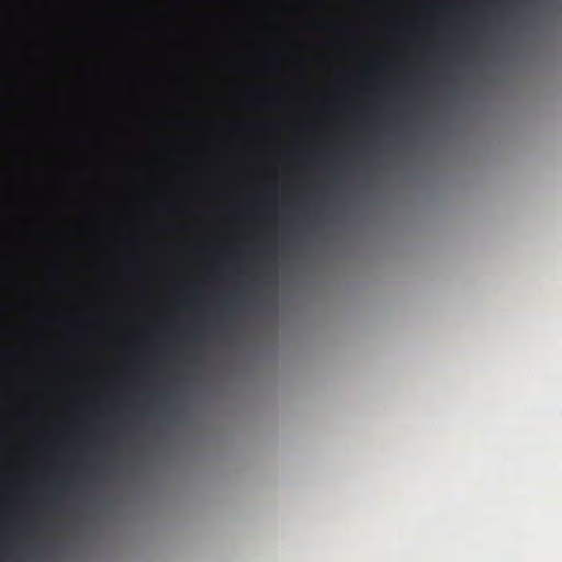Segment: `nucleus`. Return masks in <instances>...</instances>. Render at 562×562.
<instances>
[{
  "label": "nucleus",
  "mask_w": 562,
  "mask_h": 562,
  "mask_svg": "<svg viewBox=\"0 0 562 562\" xmlns=\"http://www.w3.org/2000/svg\"><path fill=\"white\" fill-rule=\"evenodd\" d=\"M396 34L402 37V38H406V40H409V38H413L416 36L417 32H416V27L412 26V25H405V26H401L396 30Z\"/></svg>",
  "instance_id": "f257e3e1"
},
{
  "label": "nucleus",
  "mask_w": 562,
  "mask_h": 562,
  "mask_svg": "<svg viewBox=\"0 0 562 562\" xmlns=\"http://www.w3.org/2000/svg\"><path fill=\"white\" fill-rule=\"evenodd\" d=\"M239 303V300L237 297L231 296L226 299L223 303L222 310L223 312L233 311Z\"/></svg>",
  "instance_id": "f03ea898"
},
{
  "label": "nucleus",
  "mask_w": 562,
  "mask_h": 562,
  "mask_svg": "<svg viewBox=\"0 0 562 562\" xmlns=\"http://www.w3.org/2000/svg\"><path fill=\"white\" fill-rule=\"evenodd\" d=\"M204 331L202 329V327L200 326H196L194 327V329L191 331V336L195 339H199L203 336Z\"/></svg>",
  "instance_id": "7ed1b4c3"
},
{
  "label": "nucleus",
  "mask_w": 562,
  "mask_h": 562,
  "mask_svg": "<svg viewBox=\"0 0 562 562\" xmlns=\"http://www.w3.org/2000/svg\"><path fill=\"white\" fill-rule=\"evenodd\" d=\"M485 9H486V7H485V5L481 8L480 12L482 13V15H485V13H486V10H485Z\"/></svg>",
  "instance_id": "20e7f679"
},
{
  "label": "nucleus",
  "mask_w": 562,
  "mask_h": 562,
  "mask_svg": "<svg viewBox=\"0 0 562 562\" xmlns=\"http://www.w3.org/2000/svg\"><path fill=\"white\" fill-rule=\"evenodd\" d=\"M458 157H459V164L461 162V154L459 153L458 154Z\"/></svg>",
  "instance_id": "39448f33"
}]
</instances>
